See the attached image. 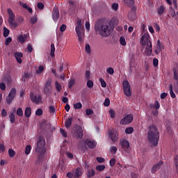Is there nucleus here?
Here are the masks:
<instances>
[{
    "label": "nucleus",
    "mask_w": 178,
    "mask_h": 178,
    "mask_svg": "<svg viewBox=\"0 0 178 178\" xmlns=\"http://www.w3.org/2000/svg\"><path fill=\"white\" fill-rule=\"evenodd\" d=\"M95 31L102 37H109L112 33V27L108 22H97L95 24Z\"/></svg>",
    "instance_id": "obj_1"
},
{
    "label": "nucleus",
    "mask_w": 178,
    "mask_h": 178,
    "mask_svg": "<svg viewBox=\"0 0 178 178\" xmlns=\"http://www.w3.org/2000/svg\"><path fill=\"white\" fill-rule=\"evenodd\" d=\"M148 141L154 147L158 145L159 141V132L155 125H150L148 131Z\"/></svg>",
    "instance_id": "obj_2"
},
{
    "label": "nucleus",
    "mask_w": 178,
    "mask_h": 178,
    "mask_svg": "<svg viewBox=\"0 0 178 178\" xmlns=\"http://www.w3.org/2000/svg\"><path fill=\"white\" fill-rule=\"evenodd\" d=\"M140 45L143 48H145V54L148 56H151L152 54V43L151 42V39L149 38V34L148 33H145L140 39Z\"/></svg>",
    "instance_id": "obj_3"
},
{
    "label": "nucleus",
    "mask_w": 178,
    "mask_h": 178,
    "mask_svg": "<svg viewBox=\"0 0 178 178\" xmlns=\"http://www.w3.org/2000/svg\"><path fill=\"white\" fill-rule=\"evenodd\" d=\"M35 151L38 152V154H39L40 158H41V156L45 154V139H44V137H39L35 147Z\"/></svg>",
    "instance_id": "obj_4"
},
{
    "label": "nucleus",
    "mask_w": 178,
    "mask_h": 178,
    "mask_svg": "<svg viewBox=\"0 0 178 178\" xmlns=\"http://www.w3.org/2000/svg\"><path fill=\"white\" fill-rule=\"evenodd\" d=\"M8 24L11 29H16L17 26H19V22H17V20L16 19V17L15 16V13H13V10L12 9L8 8Z\"/></svg>",
    "instance_id": "obj_5"
},
{
    "label": "nucleus",
    "mask_w": 178,
    "mask_h": 178,
    "mask_svg": "<svg viewBox=\"0 0 178 178\" xmlns=\"http://www.w3.org/2000/svg\"><path fill=\"white\" fill-rule=\"evenodd\" d=\"M75 31L78 35L79 41L83 42L84 41V29L81 24V19L77 20Z\"/></svg>",
    "instance_id": "obj_6"
},
{
    "label": "nucleus",
    "mask_w": 178,
    "mask_h": 178,
    "mask_svg": "<svg viewBox=\"0 0 178 178\" xmlns=\"http://www.w3.org/2000/svg\"><path fill=\"white\" fill-rule=\"evenodd\" d=\"M120 145L122 149L129 154L130 152V143L126 139H122L120 142Z\"/></svg>",
    "instance_id": "obj_7"
},
{
    "label": "nucleus",
    "mask_w": 178,
    "mask_h": 178,
    "mask_svg": "<svg viewBox=\"0 0 178 178\" xmlns=\"http://www.w3.org/2000/svg\"><path fill=\"white\" fill-rule=\"evenodd\" d=\"M173 90L175 92H173ZM178 94V82H175L174 85H170V95L171 98H176V94Z\"/></svg>",
    "instance_id": "obj_8"
},
{
    "label": "nucleus",
    "mask_w": 178,
    "mask_h": 178,
    "mask_svg": "<svg viewBox=\"0 0 178 178\" xmlns=\"http://www.w3.org/2000/svg\"><path fill=\"white\" fill-rule=\"evenodd\" d=\"M124 93L127 97H131V91L130 90V83L129 81H124L122 83Z\"/></svg>",
    "instance_id": "obj_9"
},
{
    "label": "nucleus",
    "mask_w": 178,
    "mask_h": 178,
    "mask_svg": "<svg viewBox=\"0 0 178 178\" xmlns=\"http://www.w3.org/2000/svg\"><path fill=\"white\" fill-rule=\"evenodd\" d=\"M133 122V115L129 114L124 117L120 122V124H130Z\"/></svg>",
    "instance_id": "obj_10"
},
{
    "label": "nucleus",
    "mask_w": 178,
    "mask_h": 178,
    "mask_svg": "<svg viewBox=\"0 0 178 178\" xmlns=\"http://www.w3.org/2000/svg\"><path fill=\"white\" fill-rule=\"evenodd\" d=\"M73 136L74 138H77L78 140H81V138H83V128H81V127H78L74 131Z\"/></svg>",
    "instance_id": "obj_11"
},
{
    "label": "nucleus",
    "mask_w": 178,
    "mask_h": 178,
    "mask_svg": "<svg viewBox=\"0 0 178 178\" xmlns=\"http://www.w3.org/2000/svg\"><path fill=\"white\" fill-rule=\"evenodd\" d=\"M16 97V89L12 88L8 94V96L6 97L7 104H12V101H13V98Z\"/></svg>",
    "instance_id": "obj_12"
},
{
    "label": "nucleus",
    "mask_w": 178,
    "mask_h": 178,
    "mask_svg": "<svg viewBox=\"0 0 178 178\" xmlns=\"http://www.w3.org/2000/svg\"><path fill=\"white\" fill-rule=\"evenodd\" d=\"M31 100L32 102H34V104H36V105H38L40 104H42V97L39 95H31Z\"/></svg>",
    "instance_id": "obj_13"
},
{
    "label": "nucleus",
    "mask_w": 178,
    "mask_h": 178,
    "mask_svg": "<svg viewBox=\"0 0 178 178\" xmlns=\"http://www.w3.org/2000/svg\"><path fill=\"white\" fill-rule=\"evenodd\" d=\"M70 4V9L72 12H76V10H79V2L74 1L73 0H70L69 1Z\"/></svg>",
    "instance_id": "obj_14"
},
{
    "label": "nucleus",
    "mask_w": 178,
    "mask_h": 178,
    "mask_svg": "<svg viewBox=\"0 0 178 178\" xmlns=\"http://www.w3.org/2000/svg\"><path fill=\"white\" fill-rule=\"evenodd\" d=\"M85 144H86V145L91 149H94V147H97V142L92 139H86L85 140Z\"/></svg>",
    "instance_id": "obj_15"
},
{
    "label": "nucleus",
    "mask_w": 178,
    "mask_h": 178,
    "mask_svg": "<svg viewBox=\"0 0 178 178\" xmlns=\"http://www.w3.org/2000/svg\"><path fill=\"white\" fill-rule=\"evenodd\" d=\"M163 44H162V43H161V41L159 40H157L156 42V47L155 49V54L156 55H159V54H161V52H162V50L163 49Z\"/></svg>",
    "instance_id": "obj_16"
},
{
    "label": "nucleus",
    "mask_w": 178,
    "mask_h": 178,
    "mask_svg": "<svg viewBox=\"0 0 178 178\" xmlns=\"http://www.w3.org/2000/svg\"><path fill=\"white\" fill-rule=\"evenodd\" d=\"M52 19L54 22H56L59 19V9L57 7H54L53 9Z\"/></svg>",
    "instance_id": "obj_17"
},
{
    "label": "nucleus",
    "mask_w": 178,
    "mask_h": 178,
    "mask_svg": "<svg viewBox=\"0 0 178 178\" xmlns=\"http://www.w3.org/2000/svg\"><path fill=\"white\" fill-rule=\"evenodd\" d=\"M108 137L112 141H118V134L115 130H111L108 132Z\"/></svg>",
    "instance_id": "obj_18"
},
{
    "label": "nucleus",
    "mask_w": 178,
    "mask_h": 178,
    "mask_svg": "<svg viewBox=\"0 0 178 178\" xmlns=\"http://www.w3.org/2000/svg\"><path fill=\"white\" fill-rule=\"evenodd\" d=\"M163 164V161H159L156 164L154 165L153 167L152 168V173H155L157 170H159L161 169V167Z\"/></svg>",
    "instance_id": "obj_19"
},
{
    "label": "nucleus",
    "mask_w": 178,
    "mask_h": 178,
    "mask_svg": "<svg viewBox=\"0 0 178 178\" xmlns=\"http://www.w3.org/2000/svg\"><path fill=\"white\" fill-rule=\"evenodd\" d=\"M14 56L18 63H22V58H23V54L22 52H15Z\"/></svg>",
    "instance_id": "obj_20"
},
{
    "label": "nucleus",
    "mask_w": 178,
    "mask_h": 178,
    "mask_svg": "<svg viewBox=\"0 0 178 178\" xmlns=\"http://www.w3.org/2000/svg\"><path fill=\"white\" fill-rule=\"evenodd\" d=\"M83 175V170L80 168H78L76 169V170L74 172V177H80Z\"/></svg>",
    "instance_id": "obj_21"
},
{
    "label": "nucleus",
    "mask_w": 178,
    "mask_h": 178,
    "mask_svg": "<svg viewBox=\"0 0 178 178\" xmlns=\"http://www.w3.org/2000/svg\"><path fill=\"white\" fill-rule=\"evenodd\" d=\"M9 119H10V123L13 124V123H15V121L16 120V115H15L14 112L10 113Z\"/></svg>",
    "instance_id": "obj_22"
},
{
    "label": "nucleus",
    "mask_w": 178,
    "mask_h": 178,
    "mask_svg": "<svg viewBox=\"0 0 178 178\" xmlns=\"http://www.w3.org/2000/svg\"><path fill=\"white\" fill-rule=\"evenodd\" d=\"M157 12H158V14L159 15V16H162V15H163V13H165V7L163 6H160L157 8Z\"/></svg>",
    "instance_id": "obj_23"
},
{
    "label": "nucleus",
    "mask_w": 178,
    "mask_h": 178,
    "mask_svg": "<svg viewBox=\"0 0 178 178\" xmlns=\"http://www.w3.org/2000/svg\"><path fill=\"white\" fill-rule=\"evenodd\" d=\"M27 40V35H19L18 36L19 42H24Z\"/></svg>",
    "instance_id": "obj_24"
},
{
    "label": "nucleus",
    "mask_w": 178,
    "mask_h": 178,
    "mask_svg": "<svg viewBox=\"0 0 178 178\" xmlns=\"http://www.w3.org/2000/svg\"><path fill=\"white\" fill-rule=\"evenodd\" d=\"M30 77H31V74L27 72H25L22 75V80L23 81H26V80H29Z\"/></svg>",
    "instance_id": "obj_25"
},
{
    "label": "nucleus",
    "mask_w": 178,
    "mask_h": 178,
    "mask_svg": "<svg viewBox=\"0 0 178 178\" xmlns=\"http://www.w3.org/2000/svg\"><path fill=\"white\" fill-rule=\"evenodd\" d=\"M44 92L46 95H49L52 92V87L44 86Z\"/></svg>",
    "instance_id": "obj_26"
},
{
    "label": "nucleus",
    "mask_w": 178,
    "mask_h": 178,
    "mask_svg": "<svg viewBox=\"0 0 178 178\" xmlns=\"http://www.w3.org/2000/svg\"><path fill=\"white\" fill-rule=\"evenodd\" d=\"M73 120V118H69L67 120H65V127L67 129H69L72 126V122Z\"/></svg>",
    "instance_id": "obj_27"
},
{
    "label": "nucleus",
    "mask_w": 178,
    "mask_h": 178,
    "mask_svg": "<svg viewBox=\"0 0 178 178\" xmlns=\"http://www.w3.org/2000/svg\"><path fill=\"white\" fill-rule=\"evenodd\" d=\"M87 177H94L95 176V170H88L86 172Z\"/></svg>",
    "instance_id": "obj_28"
},
{
    "label": "nucleus",
    "mask_w": 178,
    "mask_h": 178,
    "mask_svg": "<svg viewBox=\"0 0 178 178\" xmlns=\"http://www.w3.org/2000/svg\"><path fill=\"white\" fill-rule=\"evenodd\" d=\"M25 116H26V118H30L31 116V108H30V107L26 108Z\"/></svg>",
    "instance_id": "obj_29"
},
{
    "label": "nucleus",
    "mask_w": 178,
    "mask_h": 178,
    "mask_svg": "<svg viewBox=\"0 0 178 178\" xmlns=\"http://www.w3.org/2000/svg\"><path fill=\"white\" fill-rule=\"evenodd\" d=\"M124 2L127 6H133L134 5V0H124Z\"/></svg>",
    "instance_id": "obj_30"
},
{
    "label": "nucleus",
    "mask_w": 178,
    "mask_h": 178,
    "mask_svg": "<svg viewBox=\"0 0 178 178\" xmlns=\"http://www.w3.org/2000/svg\"><path fill=\"white\" fill-rule=\"evenodd\" d=\"M105 168V165H99L96 166V170H97V172H104Z\"/></svg>",
    "instance_id": "obj_31"
},
{
    "label": "nucleus",
    "mask_w": 178,
    "mask_h": 178,
    "mask_svg": "<svg viewBox=\"0 0 178 178\" xmlns=\"http://www.w3.org/2000/svg\"><path fill=\"white\" fill-rule=\"evenodd\" d=\"M51 56H55V44L54 43L51 44Z\"/></svg>",
    "instance_id": "obj_32"
},
{
    "label": "nucleus",
    "mask_w": 178,
    "mask_h": 178,
    "mask_svg": "<svg viewBox=\"0 0 178 178\" xmlns=\"http://www.w3.org/2000/svg\"><path fill=\"white\" fill-rule=\"evenodd\" d=\"M22 8H24V9H27L28 12H29V13H33V8H30L27 6V4L26 3H22Z\"/></svg>",
    "instance_id": "obj_33"
},
{
    "label": "nucleus",
    "mask_w": 178,
    "mask_h": 178,
    "mask_svg": "<svg viewBox=\"0 0 178 178\" xmlns=\"http://www.w3.org/2000/svg\"><path fill=\"white\" fill-rule=\"evenodd\" d=\"M128 17L130 20H134L136 19V15L133 11H131L128 13Z\"/></svg>",
    "instance_id": "obj_34"
},
{
    "label": "nucleus",
    "mask_w": 178,
    "mask_h": 178,
    "mask_svg": "<svg viewBox=\"0 0 178 178\" xmlns=\"http://www.w3.org/2000/svg\"><path fill=\"white\" fill-rule=\"evenodd\" d=\"M173 79L176 82H178V70H174L173 71Z\"/></svg>",
    "instance_id": "obj_35"
},
{
    "label": "nucleus",
    "mask_w": 178,
    "mask_h": 178,
    "mask_svg": "<svg viewBox=\"0 0 178 178\" xmlns=\"http://www.w3.org/2000/svg\"><path fill=\"white\" fill-rule=\"evenodd\" d=\"M30 152H31V146L30 145H26L25 149V154L29 155Z\"/></svg>",
    "instance_id": "obj_36"
},
{
    "label": "nucleus",
    "mask_w": 178,
    "mask_h": 178,
    "mask_svg": "<svg viewBox=\"0 0 178 178\" xmlns=\"http://www.w3.org/2000/svg\"><path fill=\"white\" fill-rule=\"evenodd\" d=\"M16 113L17 116H19V118H22L23 116V109L22 108H18L17 109Z\"/></svg>",
    "instance_id": "obj_37"
},
{
    "label": "nucleus",
    "mask_w": 178,
    "mask_h": 178,
    "mask_svg": "<svg viewBox=\"0 0 178 178\" xmlns=\"http://www.w3.org/2000/svg\"><path fill=\"white\" fill-rule=\"evenodd\" d=\"M120 45H122V47H126V39L124 38V37L122 36L120 38Z\"/></svg>",
    "instance_id": "obj_38"
},
{
    "label": "nucleus",
    "mask_w": 178,
    "mask_h": 178,
    "mask_svg": "<svg viewBox=\"0 0 178 178\" xmlns=\"http://www.w3.org/2000/svg\"><path fill=\"white\" fill-rule=\"evenodd\" d=\"M55 87H56V90H57L58 92H60V90H62V86L58 81L55 82Z\"/></svg>",
    "instance_id": "obj_39"
},
{
    "label": "nucleus",
    "mask_w": 178,
    "mask_h": 178,
    "mask_svg": "<svg viewBox=\"0 0 178 178\" xmlns=\"http://www.w3.org/2000/svg\"><path fill=\"white\" fill-rule=\"evenodd\" d=\"M44 72V66L40 65L38 68V70H36L37 74H41Z\"/></svg>",
    "instance_id": "obj_40"
},
{
    "label": "nucleus",
    "mask_w": 178,
    "mask_h": 178,
    "mask_svg": "<svg viewBox=\"0 0 178 178\" xmlns=\"http://www.w3.org/2000/svg\"><path fill=\"white\" fill-rule=\"evenodd\" d=\"M111 9L113 10H118L119 9V4L118 3H113L111 6Z\"/></svg>",
    "instance_id": "obj_41"
},
{
    "label": "nucleus",
    "mask_w": 178,
    "mask_h": 178,
    "mask_svg": "<svg viewBox=\"0 0 178 178\" xmlns=\"http://www.w3.org/2000/svg\"><path fill=\"white\" fill-rule=\"evenodd\" d=\"M133 131H134V129H133V127H128L125 129L126 134H131Z\"/></svg>",
    "instance_id": "obj_42"
},
{
    "label": "nucleus",
    "mask_w": 178,
    "mask_h": 178,
    "mask_svg": "<svg viewBox=\"0 0 178 178\" xmlns=\"http://www.w3.org/2000/svg\"><path fill=\"white\" fill-rule=\"evenodd\" d=\"M110 151L111 154H116V152H118V147H116V146H111L110 147Z\"/></svg>",
    "instance_id": "obj_43"
},
{
    "label": "nucleus",
    "mask_w": 178,
    "mask_h": 178,
    "mask_svg": "<svg viewBox=\"0 0 178 178\" xmlns=\"http://www.w3.org/2000/svg\"><path fill=\"white\" fill-rule=\"evenodd\" d=\"M74 109H81L83 108V104L81 103H76L74 104Z\"/></svg>",
    "instance_id": "obj_44"
},
{
    "label": "nucleus",
    "mask_w": 178,
    "mask_h": 178,
    "mask_svg": "<svg viewBox=\"0 0 178 178\" xmlns=\"http://www.w3.org/2000/svg\"><path fill=\"white\" fill-rule=\"evenodd\" d=\"M87 87H88V88H92V87H94V82L91 80H88L87 81Z\"/></svg>",
    "instance_id": "obj_45"
},
{
    "label": "nucleus",
    "mask_w": 178,
    "mask_h": 178,
    "mask_svg": "<svg viewBox=\"0 0 178 178\" xmlns=\"http://www.w3.org/2000/svg\"><path fill=\"white\" fill-rule=\"evenodd\" d=\"M86 52H87V54H91V47H90L89 44H86Z\"/></svg>",
    "instance_id": "obj_46"
},
{
    "label": "nucleus",
    "mask_w": 178,
    "mask_h": 178,
    "mask_svg": "<svg viewBox=\"0 0 178 178\" xmlns=\"http://www.w3.org/2000/svg\"><path fill=\"white\" fill-rule=\"evenodd\" d=\"M8 154H9V156H10V158H13V156H15V155H16V153L12 149H9Z\"/></svg>",
    "instance_id": "obj_47"
},
{
    "label": "nucleus",
    "mask_w": 178,
    "mask_h": 178,
    "mask_svg": "<svg viewBox=\"0 0 178 178\" xmlns=\"http://www.w3.org/2000/svg\"><path fill=\"white\" fill-rule=\"evenodd\" d=\"M9 35V29H8L6 27L3 28V36L8 37Z\"/></svg>",
    "instance_id": "obj_48"
},
{
    "label": "nucleus",
    "mask_w": 178,
    "mask_h": 178,
    "mask_svg": "<svg viewBox=\"0 0 178 178\" xmlns=\"http://www.w3.org/2000/svg\"><path fill=\"white\" fill-rule=\"evenodd\" d=\"M110 166L111 167V168H113V166H115V163H116V159H111V160H110Z\"/></svg>",
    "instance_id": "obj_49"
},
{
    "label": "nucleus",
    "mask_w": 178,
    "mask_h": 178,
    "mask_svg": "<svg viewBox=\"0 0 178 178\" xmlns=\"http://www.w3.org/2000/svg\"><path fill=\"white\" fill-rule=\"evenodd\" d=\"M108 113H109L110 118H111V119H113V118H115V111H113V109H110L108 111Z\"/></svg>",
    "instance_id": "obj_50"
},
{
    "label": "nucleus",
    "mask_w": 178,
    "mask_h": 178,
    "mask_svg": "<svg viewBox=\"0 0 178 178\" xmlns=\"http://www.w3.org/2000/svg\"><path fill=\"white\" fill-rule=\"evenodd\" d=\"M35 115L36 116H41L42 115V109L38 108V110H36Z\"/></svg>",
    "instance_id": "obj_51"
},
{
    "label": "nucleus",
    "mask_w": 178,
    "mask_h": 178,
    "mask_svg": "<svg viewBox=\"0 0 178 178\" xmlns=\"http://www.w3.org/2000/svg\"><path fill=\"white\" fill-rule=\"evenodd\" d=\"M107 73L109 74H113L115 73V70L113 67H109L106 70Z\"/></svg>",
    "instance_id": "obj_52"
},
{
    "label": "nucleus",
    "mask_w": 178,
    "mask_h": 178,
    "mask_svg": "<svg viewBox=\"0 0 178 178\" xmlns=\"http://www.w3.org/2000/svg\"><path fill=\"white\" fill-rule=\"evenodd\" d=\"M104 106H109L111 105V100L108 98H106L104 103Z\"/></svg>",
    "instance_id": "obj_53"
},
{
    "label": "nucleus",
    "mask_w": 178,
    "mask_h": 178,
    "mask_svg": "<svg viewBox=\"0 0 178 178\" xmlns=\"http://www.w3.org/2000/svg\"><path fill=\"white\" fill-rule=\"evenodd\" d=\"M99 81L101 83V86L102 87H103L104 88H105V87H106V82H105V81L104 79H102V78H101L99 79Z\"/></svg>",
    "instance_id": "obj_54"
},
{
    "label": "nucleus",
    "mask_w": 178,
    "mask_h": 178,
    "mask_svg": "<svg viewBox=\"0 0 178 178\" xmlns=\"http://www.w3.org/2000/svg\"><path fill=\"white\" fill-rule=\"evenodd\" d=\"M175 169L177 174L178 175V156L175 157Z\"/></svg>",
    "instance_id": "obj_55"
},
{
    "label": "nucleus",
    "mask_w": 178,
    "mask_h": 178,
    "mask_svg": "<svg viewBox=\"0 0 178 178\" xmlns=\"http://www.w3.org/2000/svg\"><path fill=\"white\" fill-rule=\"evenodd\" d=\"M17 22L18 26H19V24H22V23H23V22H24V19L22 17H18L17 18Z\"/></svg>",
    "instance_id": "obj_56"
},
{
    "label": "nucleus",
    "mask_w": 178,
    "mask_h": 178,
    "mask_svg": "<svg viewBox=\"0 0 178 178\" xmlns=\"http://www.w3.org/2000/svg\"><path fill=\"white\" fill-rule=\"evenodd\" d=\"M31 23H32V24H35V23H37V17L33 16L31 18Z\"/></svg>",
    "instance_id": "obj_57"
},
{
    "label": "nucleus",
    "mask_w": 178,
    "mask_h": 178,
    "mask_svg": "<svg viewBox=\"0 0 178 178\" xmlns=\"http://www.w3.org/2000/svg\"><path fill=\"white\" fill-rule=\"evenodd\" d=\"M74 86V79H71L68 83L69 88H72Z\"/></svg>",
    "instance_id": "obj_58"
},
{
    "label": "nucleus",
    "mask_w": 178,
    "mask_h": 178,
    "mask_svg": "<svg viewBox=\"0 0 178 178\" xmlns=\"http://www.w3.org/2000/svg\"><path fill=\"white\" fill-rule=\"evenodd\" d=\"M97 161L99 163H104V162H105V159L102 157H97Z\"/></svg>",
    "instance_id": "obj_59"
},
{
    "label": "nucleus",
    "mask_w": 178,
    "mask_h": 178,
    "mask_svg": "<svg viewBox=\"0 0 178 178\" xmlns=\"http://www.w3.org/2000/svg\"><path fill=\"white\" fill-rule=\"evenodd\" d=\"M86 115L89 116V115H92L94 113V111H92V110L90 108H88L86 109Z\"/></svg>",
    "instance_id": "obj_60"
},
{
    "label": "nucleus",
    "mask_w": 178,
    "mask_h": 178,
    "mask_svg": "<svg viewBox=\"0 0 178 178\" xmlns=\"http://www.w3.org/2000/svg\"><path fill=\"white\" fill-rule=\"evenodd\" d=\"M49 109L50 113H54L55 112V111H56L55 106H50L49 107Z\"/></svg>",
    "instance_id": "obj_61"
},
{
    "label": "nucleus",
    "mask_w": 178,
    "mask_h": 178,
    "mask_svg": "<svg viewBox=\"0 0 178 178\" xmlns=\"http://www.w3.org/2000/svg\"><path fill=\"white\" fill-rule=\"evenodd\" d=\"M65 30H66V25L65 24L61 25V26L60 27V31L63 33V31H65Z\"/></svg>",
    "instance_id": "obj_62"
},
{
    "label": "nucleus",
    "mask_w": 178,
    "mask_h": 178,
    "mask_svg": "<svg viewBox=\"0 0 178 178\" xmlns=\"http://www.w3.org/2000/svg\"><path fill=\"white\" fill-rule=\"evenodd\" d=\"M158 63H159V61H158L157 58L153 59V65L155 67H156V66H158Z\"/></svg>",
    "instance_id": "obj_63"
},
{
    "label": "nucleus",
    "mask_w": 178,
    "mask_h": 178,
    "mask_svg": "<svg viewBox=\"0 0 178 178\" xmlns=\"http://www.w3.org/2000/svg\"><path fill=\"white\" fill-rule=\"evenodd\" d=\"M38 8L40 10L44 9V3H38Z\"/></svg>",
    "instance_id": "obj_64"
}]
</instances>
